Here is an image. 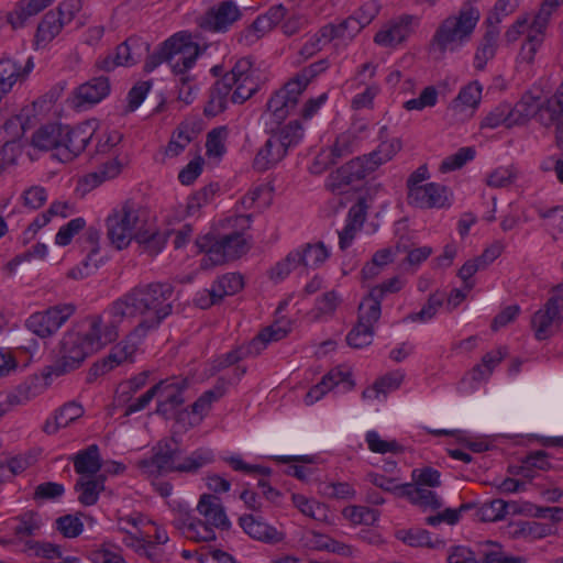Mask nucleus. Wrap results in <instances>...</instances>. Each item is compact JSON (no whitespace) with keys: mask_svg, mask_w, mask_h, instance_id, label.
Listing matches in <instances>:
<instances>
[{"mask_svg":"<svg viewBox=\"0 0 563 563\" xmlns=\"http://www.w3.org/2000/svg\"><path fill=\"white\" fill-rule=\"evenodd\" d=\"M174 287L169 283L139 285L114 302L124 319L141 317L134 335L144 338L159 327L173 311Z\"/></svg>","mask_w":563,"mask_h":563,"instance_id":"f257e3e1","label":"nucleus"},{"mask_svg":"<svg viewBox=\"0 0 563 563\" xmlns=\"http://www.w3.org/2000/svg\"><path fill=\"white\" fill-rule=\"evenodd\" d=\"M329 67L327 59H321L302 68L294 78L277 90L267 102V114L279 125L287 117L294 114L302 92L318 75Z\"/></svg>","mask_w":563,"mask_h":563,"instance_id":"f03ea898","label":"nucleus"},{"mask_svg":"<svg viewBox=\"0 0 563 563\" xmlns=\"http://www.w3.org/2000/svg\"><path fill=\"white\" fill-rule=\"evenodd\" d=\"M199 54L200 47L191 33L180 31L164 41L158 51L147 57L144 69L151 73L167 63L173 73L184 76L195 66Z\"/></svg>","mask_w":563,"mask_h":563,"instance_id":"7ed1b4c3","label":"nucleus"},{"mask_svg":"<svg viewBox=\"0 0 563 563\" xmlns=\"http://www.w3.org/2000/svg\"><path fill=\"white\" fill-rule=\"evenodd\" d=\"M479 18L478 9L465 3L440 23L432 37L433 49L441 55L460 51L471 40Z\"/></svg>","mask_w":563,"mask_h":563,"instance_id":"20e7f679","label":"nucleus"},{"mask_svg":"<svg viewBox=\"0 0 563 563\" xmlns=\"http://www.w3.org/2000/svg\"><path fill=\"white\" fill-rule=\"evenodd\" d=\"M147 210L133 200H126L111 210L106 219L107 236L119 251L126 249L143 232Z\"/></svg>","mask_w":563,"mask_h":563,"instance_id":"39448f33","label":"nucleus"},{"mask_svg":"<svg viewBox=\"0 0 563 563\" xmlns=\"http://www.w3.org/2000/svg\"><path fill=\"white\" fill-rule=\"evenodd\" d=\"M234 225H238L241 231L224 234L210 245L208 244L207 238L197 242L198 246L202 251L206 250V254L200 264L202 268L208 269L212 266L221 265L228 261L235 260L247 252L249 240L242 231L250 229L252 217L250 214L238 216L234 219Z\"/></svg>","mask_w":563,"mask_h":563,"instance_id":"423d86ee","label":"nucleus"},{"mask_svg":"<svg viewBox=\"0 0 563 563\" xmlns=\"http://www.w3.org/2000/svg\"><path fill=\"white\" fill-rule=\"evenodd\" d=\"M563 322V284L552 289L547 302L531 317V329L538 341L548 340L561 328Z\"/></svg>","mask_w":563,"mask_h":563,"instance_id":"0eeeda50","label":"nucleus"},{"mask_svg":"<svg viewBox=\"0 0 563 563\" xmlns=\"http://www.w3.org/2000/svg\"><path fill=\"white\" fill-rule=\"evenodd\" d=\"M124 320L122 312L113 301L102 314L91 316L87 319V329L84 332L98 352L117 340L119 328Z\"/></svg>","mask_w":563,"mask_h":563,"instance_id":"6e6552de","label":"nucleus"},{"mask_svg":"<svg viewBox=\"0 0 563 563\" xmlns=\"http://www.w3.org/2000/svg\"><path fill=\"white\" fill-rule=\"evenodd\" d=\"M538 15L532 19L523 16L518 19L505 33L508 43L516 42L521 35L526 36L517 57L518 64L530 65L534 62L536 54L544 40L547 27H537Z\"/></svg>","mask_w":563,"mask_h":563,"instance_id":"1a4fd4ad","label":"nucleus"},{"mask_svg":"<svg viewBox=\"0 0 563 563\" xmlns=\"http://www.w3.org/2000/svg\"><path fill=\"white\" fill-rule=\"evenodd\" d=\"M148 523H152V519L139 511L119 515L117 529L123 534L122 543L135 552L144 551L148 554L147 549L152 548L151 533L147 530Z\"/></svg>","mask_w":563,"mask_h":563,"instance_id":"9d476101","label":"nucleus"},{"mask_svg":"<svg viewBox=\"0 0 563 563\" xmlns=\"http://www.w3.org/2000/svg\"><path fill=\"white\" fill-rule=\"evenodd\" d=\"M80 10V0H64L57 11H48L38 23L35 34V47L42 48L51 43Z\"/></svg>","mask_w":563,"mask_h":563,"instance_id":"9b49d317","label":"nucleus"},{"mask_svg":"<svg viewBox=\"0 0 563 563\" xmlns=\"http://www.w3.org/2000/svg\"><path fill=\"white\" fill-rule=\"evenodd\" d=\"M222 79L231 90V101L243 103L251 98L258 89L260 82L252 62L249 58L239 59L230 73Z\"/></svg>","mask_w":563,"mask_h":563,"instance_id":"f8f14e48","label":"nucleus"},{"mask_svg":"<svg viewBox=\"0 0 563 563\" xmlns=\"http://www.w3.org/2000/svg\"><path fill=\"white\" fill-rule=\"evenodd\" d=\"M173 526L186 538L195 542L213 541L216 528L208 525L202 517L198 518L192 515L187 504H178L173 508Z\"/></svg>","mask_w":563,"mask_h":563,"instance_id":"ddd939ff","label":"nucleus"},{"mask_svg":"<svg viewBox=\"0 0 563 563\" xmlns=\"http://www.w3.org/2000/svg\"><path fill=\"white\" fill-rule=\"evenodd\" d=\"M242 11L232 0L221 1L209 8L197 19L198 26L212 33H225L231 26L241 20Z\"/></svg>","mask_w":563,"mask_h":563,"instance_id":"4468645a","label":"nucleus"},{"mask_svg":"<svg viewBox=\"0 0 563 563\" xmlns=\"http://www.w3.org/2000/svg\"><path fill=\"white\" fill-rule=\"evenodd\" d=\"M75 307L59 305L42 312L32 313L25 322L26 328L40 338H48L73 316Z\"/></svg>","mask_w":563,"mask_h":563,"instance_id":"2eb2a0df","label":"nucleus"},{"mask_svg":"<svg viewBox=\"0 0 563 563\" xmlns=\"http://www.w3.org/2000/svg\"><path fill=\"white\" fill-rule=\"evenodd\" d=\"M97 126V120H89L73 129L63 128V141L58 147V154L54 156L60 162L71 161L86 148Z\"/></svg>","mask_w":563,"mask_h":563,"instance_id":"dca6fc26","label":"nucleus"},{"mask_svg":"<svg viewBox=\"0 0 563 563\" xmlns=\"http://www.w3.org/2000/svg\"><path fill=\"white\" fill-rule=\"evenodd\" d=\"M285 14L286 8L283 4L271 7L236 35L238 42L244 46H253L279 25Z\"/></svg>","mask_w":563,"mask_h":563,"instance_id":"f3484780","label":"nucleus"},{"mask_svg":"<svg viewBox=\"0 0 563 563\" xmlns=\"http://www.w3.org/2000/svg\"><path fill=\"white\" fill-rule=\"evenodd\" d=\"M376 70L377 65L371 62L364 63L357 68L355 76L347 82V89L356 90L364 87L351 101L354 110L367 109L373 106V101L379 92V86L373 81Z\"/></svg>","mask_w":563,"mask_h":563,"instance_id":"a211bd4d","label":"nucleus"},{"mask_svg":"<svg viewBox=\"0 0 563 563\" xmlns=\"http://www.w3.org/2000/svg\"><path fill=\"white\" fill-rule=\"evenodd\" d=\"M418 18L402 14L384 23L374 36V43L386 48H396L413 32Z\"/></svg>","mask_w":563,"mask_h":563,"instance_id":"6ab92c4d","label":"nucleus"},{"mask_svg":"<svg viewBox=\"0 0 563 563\" xmlns=\"http://www.w3.org/2000/svg\"><path fill=\"white\" fill-rule=\"evenodd\" d=\"M409 206L418 209H444L452 203L451 190L439 183H427L426 186L413 188L407 194Z\"/></svg>","mask_w":563,"mask_h":563,"instance_id":"aec40b11","label":"nucleus"},{"mask_svg":"<svg viewBox=\"0 0 563 563\" xmlns=\"http://www.w3.org/2000/svg\"><path fill=\"white\" fill-rule=\"evenodd\" d=\"M187 386V379L180 377L167 378L154 385L153 390L157 398L156 412L164 417L169 416L184 402L183 393Z\"/></svg>","mask_w":563,"mask_h":563,"instance_id":"412c9836","label":"nucleus"},{"mask_svg":"<svg viewBox=\"0 0 563 563\" xmlns=\"http://www.w3.org/2000/svg\"><path fill=\"white\" fill-rule=\"evenodd\" d=\"M96 352L85 332L71 330L62 340V361L68 369L78 367L86 357Z\"/></svg>","mask_w":563,"mask_h":563,"instance_id":"4be33fe9","label":"nucleus"},{"mask_svg":"<svg viewBox=\"0 0 563 563\" xmlns=\"http://www.w3.org/2000/svg\"><path fill=\"white\" fill-rule=\"evenodd\" d=\"M100 233L93 228H89L84 235V250L87 252L86 257L79 265L71 268L67 276L73 279H84L91 275L103 263L100 256Z\"/></svg>","mask_w":563,"mask_h":563,"instance_id":"5701e85b","label":"nucleus"},{"mask_svg":"<svg viewBox=\"0 0 563 563\" xmlns=\"http://www.w3.org/2000/svg\"><path fill=\"white\" fill-rule=\"evenodd\" d=\"M145 51H147L146 43L140 38L130 37L117 47L114 56L110 55L99 59L97 66L107 71L117 66H132L141 60Z\"/></svg>","mask_w":563,"mask_h":563,"instance_id":"b1692460","label":"nucleus"},{"mask_svg":"<svg viewBox=\"0 0 563 563\" xmlns=\"http://www.w3.org/2000/svg\"><path fill=\"white\" fill-rule=\"evenodd\" d=\"M34 69L33 57H27L24 63L12 57L0 59V101L12 90L16 82L24 81Z\"/></svg>","mask_w":563,"mask_h":563,"instance_id":"393cba45","label":"nucleus"},{"mask_svg":"<svg viewBox=\"0 0 563 563\" xmlns=\"http://www.w3.org/2000/svg\"><path fill=\"white\" fill-rule=\"evenodd\" d=\"M110 82L104 76L92 78L73 92L71 103L74 108L84 110L101 102L110 93Z\"/></svg>","mask_w":563,"mask_h":563,"instance_id":"a878e982","label":"nucleus"},{"mask_svg":"<svg viewBox=\"0 0 563 563\" xmlns=\"http://www.w3.org/2000/svg\"><path fill=\"white\" fill-rule=\"evenodd\" d=\"M485 24L486 29L477 44L473 60L474 68L479 71L484 70L488 62L496 56L500 36L498 18L495 21L493 18H488Z\"/></svg>","mask_w":563,"mask_h":563,"instance_id":"bb28decb","label":"nucleus"},{"mask_svg":"<svg viewBox=\"0 0 563 563\" xmlns=\"http://www.w3.org/2000/svg\"><path fill=\"white\" fill-rule=\"evenodd\" d=\"M177 456V451L168 442H161L155 448L154 455L147 460H140L137 467L147 475L175 472Z\"/></svg>","mask_w":563,"mask_h":563,"instance_id":"cd10ccee","label":"nucleus"},{"mask_svg":"<svg viewBox=\"0 0 563 563\" xmlns=\"http://www.w3.org/2000/svg\"><path fill=\"white\" fill-rule=\"evenodd\" d=\"M382 9V3L378 0L365 1L353 15L349 16L340 24L339 30L343 34V38H351L355 36L362 29L373 22Z\"/></svg>","mask_w":563,"mask_h":563,"instance_id":"c85d7f7f","label":"nucleus"},{"mask_svg":"<svg viewBox=\"0 0 563 563\" xmlns=\"http://www.w3.org/2000/svg\"><path fill=\"white\" fill-rule=\"evenodd\" d=\"M239 525L250 538L264 543L275 544L285 538L284 532L254 515L241 516Z\"/></svg>","mask_w":563,"mask_h":563,"instance_id":"c756f323","label":"nucleus"},{"mask_svg":"<svg viewBox=\"0 0 563 563\" xmlns=\"http://www.w3.org/2000/svg\"><path fill=\"white\" fill-rule=\"evenodd\" d=\"M200 517L208 521V525L216 529H229L231 522L221 503V499L212 494H202L196 506Z\"/></svg>","mask_w":563,"mask_h":563,"instance_id":"7c9ffc66","label":"nucleus"},{"mask_svg":"<svg viewBox=\"0 0 563 563\" xmlns=\"http://www.w3.org/2000/svg\"><path fill=\"white\" fill-rule=\"evenodd\" d=\"M85 413L84 407L76 401H68L57 408L45 420L42 430L48 435L56 434L60 429L69 427Z\"/></svg>","mask_w":563,"mask_h":563,"instance_id":"2f4dec72","label":"nucleus"},{"mask_svg":"<svg viewBox=\"0 0 563 563\" xmlns=\"http://www.w3.org/2000/svg\"><path fill=\"white\" fill-rule=\"evenodd\" d=\"M350 377V373L343 372L340 368L331 369L327 375L322 377L320 383L309 389L305 397L306 405H313L320 400L328 391L339 387L340 385H343L344 388H352L353 383Z\"/></svg>","mask_w":563,"mask_h":563,"instance_id":"473e14b6","label":"nucleus"},{"mask_svg":"<svg viewBox=\"0 0 563 563\" xmlns=\"http://www.w3.org/2000/svg\"><path fill=\"white\" fill-rule=\"evenodd\" d=\"M142 338L134 335V330L120 343L113 346L109 355L99 365L97 369H100L101 374H104L114 367L123 364L124 362L132 361V357L137 349V343Z\"/></svg>","mask_w":563,"mask_h":563,"instance_id":"72a5a7b5","label":"nucleus"},{"mask_svg":"<svg viewBox=\"0 0 563 563\" xmlns=\"http://www.w3.org/2000/svg\"><path fill=\"white\" fill-rule=\"evenodd\" d=\"M483 87L478 81H472L462 87L457 96L452 100L450 110L463 118L473 115L482 99Z\"/></svg>","mask_w":563,"mask_h":563,"instance_id":"f704fd0d","label":"nucleus"},{"mask_svg":"<svg viewBox=\"0 0 563 563\" xmlns=\"http://www.w3.org/2000/svg\"><path fill=\"white\" fill-rule=\"evenodd\" d=\"M287 156V152L283 148L277 139L269 133L268 139L258 148L254 159L253 167L256 170L265 172L275 167Z\"/></svg>","mask_w":563,"mask_h":563,"instance_id":"c9c22d12","label":"nucleus"},{"mask_svg":"<svg viewBox=\"0 0 563 563\" xmlns=\"http://www.w3.org/2000/svg\"><path fill=\"white\" fill-rule=\"evenodd\" d=\"M55 0H20L12 11L8 12L7 21L13 29H21L26 21L51 5Z\"/></svg>","mask_w":563,"mask_h":563,"instance_id":"e433bc0d","label":"nucleus"},{"mask_svg":"<svg viewBox=\"0 0 563 563\" xmlns=\"http://www.w3.org/2000/svg\"><path fill=\"white\" fill-rule=\"evenodd\" d=\"M297 258L300 266L308 269H317L321 267L330 257L331 251L322 242L306 243L297 249Z\"/></svg>","mask_w":563,"mask_h":563,"instance_id":"4c0bfd02","label":"nucleus"},{"mask_svg":"<svg viewBox=\"0 0 563 563\" xmlns=\"http://www.w3.org/2000/svg\"><path fill=\"white\" fill-rule=\"evenodd\" d=\"M74 468L81 476H97L101 468L99 446L90 444L71 456Z\"/></svg>","mask_w":563,"mask_h":563,"instance_id":"58836bf2","label":"nucleus"},{"mask_svg":"<svg viewBox=\"0 0 563 563\" xmlns=\"http://www.w3.org/2000/svg\"><path fill=\"white\" fill-rule=\"evenodd\" d=\"M104 482L106 476L102 474L97 476H81L75 485L79 503L84 506L95 505L101 492L104 490Z\"/></svg>","mask_w":563,"mask_h":563,"instance_id":"ea45409f","label":"nucleus"},{"mask_svg":"<svg viewBox=\"0 0 563 563\" xmlns=\"http://www.w3.org/2000/svg\"><path fill=\"white\" fill-rule=\"evenodd\" d=\"M336 37L343 38V34L341 30H339V26L334 24H327L306 41L299 53L305 59L310 58L327 43Z\"/></svg>","mask_w":563,"mask_h":563,"instance_id":"a19ab883","label":"nucleus"},{"mask_svg":"<svg viewBox=\"0 0 563 563\" xmlns=\"http://www.w3.org/2000/svg\"><path fill=\"white\" fill-rule=\"evenodd\" d=\"M292 505L306 517L319 522H329L331 514L327 505L302 494L291 495Z\"/></svg>","mask_w":563,"mask_h":563,"instance_id":"79ce46f5","label":"nucleus"},{"mask_svg":"<svg viewBox=\"0 0 563 563\" xmlns=\"http://www.w3.org/2000/svg\"><path fill=\"white\" fill-rule=\"evenodd\" d=\"M271 133L288 153L301 143L305 136V129L299 120H292L285 125L272 129Z\"/></svg>","mask_w":563,"mask_h":563,"instance_id":"37998d69","label":"nucleus"},{"mask_svg":"<svg viewBox=\"0 0 563 563\" xmlns=\"http://www.w3.org/2000/svg\"><path fill=\"white\" fill-rule=\"evenodd\" d=\"M224 395V387L217 385L212 389L205 391L192 405L190 411V426L199 424L208 415L214 401Z\"/></svg>","mask_w":563,"mask_h":563,"instance_id":"c03bdc74","label":"nucleus"},{"mask_svg":"<svg viewBox=\"0 0 563 563\" xmlns=\"http://www.w3.org/2000/svg\"><path fill=\"white\" fill-rule=\"evenodd\" d=\"M290 327L287 322H276L263 329L250 343L251 351L260 354L272 342H277L287 336Z\"/></svg>","mask_w":563,"mask_h":563,"instance_id":"a18cd8bd","label":"nucleus"},{"mask_svg":"<svg viewBox=\"0 0 563 563\" xmlns=\"http://www.w3.org/2000/svg\"><path fill=\"white\" fill-rule=\"evenodd\" d=\"M63 141V126L45 125L40 128L33 135L32 144L42 151H54L58 154V147Z\"/></svg>","mask_w":563,"mask_h":563,"instance_id":"49530a36","label":"nucleus"},{"mask_svg":"<svg viewBox=\"0 0 563 563\" xmlns=\"http://www.w3.org/2000/svg\"><path fill=\"white\" fill-rule=\"evenodd\" d=\"M231 90L228 84L221 78L218 80L211 89L210 98L205 108V113L208 117H216L223 112L229 101H231Z\"/></svg>","mask_w":563,"mask_h":563,"instance_id":"de8ad7c7","label":"nucleus"},{"mask_svg":"<svg viewBox=\"0 0 563 563\" xmlns=\"http://www.w3.org/2000/svg\"><path fill=\"white\" fill-rule=\"evenodd\" d=\"M272 190L265 186L260 185L251 188L241 199L240 205L244 210L256 209L262 210L272 203Z\"/></svg>","mask_w":563,"mask_h":563,"instance_id":"09e8293b","label":"nucleus"},{"mask_svg":"<svg viewBox=\"0 0 563 563\" xmlns=\"http://www.w3.org/2000/svg\"><path fill=\"white\" fill-rule=\"evenodd\" d=\"M350 178L355 183L366 178L377 169V164L369 155L358 156L343 165Z\"/></svg>","mask_w":563,"mask_h":563,"instance_id":"8fccbe9b","label":"nucleus"},{"mask_svg":"<svg viewBox=\"0 0 563 563\" xmlns=\"http://www.w3.org/2000/svg\"><path fill=\"white\" fill-rule=\"evenodd\" d=\"M518 124V120L514 118L509 104H500L489 112L482 121V128L496 129L500 125L510 128Z\"/></svg>","mask_w":563,"mask_h":563,"instance_id":"3c124183","label":"nucleus"},{"mask_svg":"<svg viewBox=\"0 0 563 563\" xmlns=\"http://www.w3.org/2000/svg\"><path fill=\"white\" fill-rule=\"evenodd\" d=\"M519 176L515 165L498 166L487 174L486 184L493 188H505L512 185Z\"/></svg>","mask_w":563,"mask_h":563,"instance_id":"603ef678","label":"nucleus"},{"mask_svg":"<svg viewBox=\"0 0 563 563\" xmlns=\"http://www.w3.org/2000/svg\"><path fill=\"white\" fill-rule=\"evenodd\" d=\"M167 238V231L161 232L156 230L144 229L143 232L137 234V242L143 245L145 252L152 256H155L165 247Z\"/></svg>","mask_w":563,"mask_h":563,"instance_id":"864d4df0","label":"nucleus"},{"mask_svg":"<svg viewBox=\"0 0 563 563\" xmlns=\"http://www.w3.org/2000/svg\"><path fill=\"white\" fill-rule=\"evenodd\" d=\"M476 156V150L473 146L459 148L455 153L446 156L440 164L441 173H450L462 168Z\"/></svg>","mask_w":563,"mask_h":563,"instance_id":"5fc2aeb1","label":"nucleus"},{"mask_svg":"<svg viewBox=\"0 0 563 563\" xmlns=\"http://www.w3.org/2000/svg\"><path fill=\"white\" fill-rule=\"evenodd\" d=\"M505 356L506 350L504 347H498L494 351L487 352L482 358V364H478L473 368V379L481 380L487 378Z\"/></svg>","mask_w":563,"mask_h":563,"instance_id":"6e6d98bb","label":"nucleus"},{"mask_svg":"<svg viewBox=\"0 0 563 563\" xmlns=\"http://www.w3.org/2000/svg\"><path fill=\"white\" fill-rule=\"evenodd\" d=\"M444 300V296L442 294L435 292L430 295L426 305L418 312H413L408 314L404 321L410 322H419L427 323L432 320L438 313L439 309L442 307Z\"/></svg>","mask_w":563,"mask_h":563,"instance_id":"4d7b16f0","label":"nucleus"},{"mask_svg":"<svg viewBox=\"0 0 563 563\" xmlns=\"http://www.w3.org/2000/svg\"><path fill=\"white\" fill-rule=\"evenodd\" d=\"M382 300L378 299L369 290L368 295L361 301L358 306V321L363 323H369L374 328V324L379 320L382 313Z\"/></svg>","mask_w":563,"mask_h":563,"instance_id":"13d9d810","label":"nucleus"},{"mask_svg":"<svg viewBox=\"0 0 563 563\" xmlns=\"http://www.w3.org/2000/svg\"><path fill=\"white\" fill-rule=\"evenodd\" d=\"M213 296L223 298L236 294L243 288V277L236 273H229L219 277L213 284Z\"/></svg>","mask_w":563,"mask_h":563,"instance_id":"bf43d9fd","label":"nucleus"},{"mask_svg":"<svg viewBox=\"0 0 563 563\" xmlns=\"http://www.w3.org/2000/svg\"><path fill=\"white\" fill-rule=\"evenodd\" d=\"M365 442L368 450L374 453H399L402 450V446L395 439H383L376 430H369L365 433Z\"/></svg>","mask_w":563,"mask_h":563,"instance_id":"052dcab7","label":"nucleus"},{"mask_svg":"<svg viewBox=\"0 0 563 563\" xmlns=\"http://www.w3.org/2000/svg\"><path fill=\"white\" fill-rule=\"evenodd\" d=\"M229 136V131L227 126H219L212 129L208 135L206 141V150L207 155L209 157L220 158L224 155L225 142Z\"/></svg>","mask_w":563,"mask_h":563,"instance_id":"680f3d73","label":"nucleus"},{"mask_svg":"<svg viewBox=\"0 0 563 563\" xmlns=\"http://www.w3.org/2000/svg\"><path fill=\"white\" fill-rule=\"evenodd\" d=\"M397 538L404 543L415 548H435L439 541L432 540L429 531L420 528L400 530L397 532Z\"/></svg>","mask_w":563,"mask_h":563,"instance_id":"e2e57ef3","label":"nucleus"},{"mask_svg":"<svg viewBox=\"0 0 563 563\" xmlns=\"http://www.w3.org/2000/svg\"><path fill=\"white\" fill-rule=\"evenodd\" d=\"M439 91L434 86H427L417 98L404 102V108L408 111H422L426 108H432L438 103Z\"/></svg>","mask_w":563,"mask_h":563,"instance_id":"0e129e2a","label":"nucleus"},{"mask_svg":"<svg viewBox=\"0 0 563 563\" xmlns=\"http://www.w3.org/2000/svg\"><path fill=\"white\" fill-rule=\"evenodd\" d=\"M540 107V98L527 93L514 108H511V112L514 113V118L518 120L519 124L532 118L539 111Z\"/></svg>","mask_w":563,"mask_h":563,"instance_id":"69168bd1","label":"nucleus"},{"mask_svg":"<svg viewBox=\"0 0 563 563\" xmlns=\"http://www.w3.org/2000/svg\"><path fill=\"white\" fill-rule=\"evenodd\" d=\"M401 141L398 137L386 140L379 143L377 148L368 155L377 164V168L393 159V157L401 150Z\"/></svg>","mask_w":563,"mask_h":563,"instance_id":"338daca9","label":"nucleus"},{"mask_svg":"<svg viewBox=\"0 0 563 563\" xmlns=\"http://www.w3.org/2000/svg\"><path fill=\"white\" fill-rule=\"evenodd\" d=\"M86 220L81 217L74 218L63 224L55 235V244L58 246H67L73 239L86 228Z\"/></svg>","mask_w":563,"mask_h":563,"instance_id":"774afa93","label":"nucleus"}]
</instances>
